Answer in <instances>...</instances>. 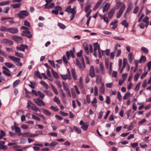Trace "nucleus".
<instances>
[{
  "label": "nucleus",
  "instance_id": "f257e3e1",
  "mask_svg": "<svg viewBox=\"0 0 151 151\" xmlns=\"http://www.w3.org/2000/svg\"><path fill=\"white\" fill-rule=\"evenodd\" d=\"M29 15L28 12L26 10H23L19 12L17 15L19 17L22 19H24Z\"/></svg>",
  "mask_w": 151,
  "mask_h": 151
},
{
  "label": "nucleus",
  "instance_id": "f03ea898",
  "mask_svg": "<svg viewBox=\"0 0 151 151\" xmlns=\"http://www.w3.org/2000/svg\"><path fill=\"white\" fill-rule=\"evenodd\" d=\"M125 8V4H123L119 11L117 13L116 17L117 18H119L121 17Z\"/></svg>",
  "mask_w": 151,
  "mask_h": 151
},
{
  "label": "nucleus",
  "instance_id": "7ed1b4c3",
  "mask_svg": "<svg viewBox=\"0 0 151 151\" xmlns=\"http://www.w3.org/2000/svg\"><path fill=\"white\" fill-rule=\"evenodd\" d=\"M89 75L92 78H93L96 76L95 73L93 66L91 65L90 67Z\"/></svg>",
  "mask_w": 151,
  "mask_h": 151
},
{
  "label": "nucleus",
  "instance_id": "20e7f679",
  "mask_svg": "<svg viewBox=\"0 0 151 151\" xmlns=\"http://www.w3.org/2000/svg\"><path fill=\"white\" fill-rule=\"evenodd\" d=\"M34 101L38 105L40 106H42V105L43 106H45V104L39 98L36 99H34Z\"/></svg>",
  "mask_w": 151,
  "mask_h": 151
},
{
  "label": "nucleus",
  "instance_id": "39448f33",
  "mask_svg": "<svg viewBox=\"0 0 151 151\" xmlns=\"http://www.w3.org/2000/svg\"><path fill=\"white\" fill-rule=\"evenodd\" d=\"M28 47L27 45L22 44L20 45V46L17 47L16 49L18 50L24 52L25 48L27 49Z\"/></svg>",
  "mask_w": 151,
  "mask_h": 151
},
{
  "label": "nucleus",
  "instance_id": "423d86ee",
  "mask_svg": "<svg viewBox=\"0 0 151 151\" xmlns=\"http://www.w3.org/2000/svg\"><path fill=\"white\" fill-rule=\"evenodd\" d=\"M24 34H22L21 35L22 36H25L28 37V38H31L32 37V35L30 34V32L28 30H25L23 31Z\"/></svg>",
  "mask_w": 151,
  "mask_h": 151
},
{
  "label": "nucleus",
  "instance_id": "0eeeda50",
  "mask_svg": "<svg viewBox=\"0 0 151 151\" xmlns=\"http://www.w3.org/2000/svg\"><path fill=\"white\" fill-rule=\"evenodd\" d=\"M94 50V51H96L98 49V51L99 53V57H101L100 53H101V49L100 47V46L99 45L97 44V43H93Z\"/></svg>",
  "mask_w": 151,
  "mask_h": 151
},
{
  "label": "nucleus",
  "instance_id": "6e6552de",
  "mask_svg": "<svg viewBox=\"0 0 151 151\" xmlns=\"http://www.w3.org/2000/svg\"><path fill=\"white\" fill-rule=\"evenodd\" d=\"M8 32L11 34H17L19 32L18 30L15 28H9Z\"/></svg>",
  "mask_w": 151,
  "mask_h": 151
},
{
  "label": "nucleus",
  "instance_id": "1a4fd4ad",
  "mask_svg": "<svg viewBox=\"0 0 151 151\" xmlns=\"http://www.w3.org/2000/svg\"><path fill=\"white\" fill-rule=\"evenodd\" d=\"M83 45L84 49L85 52L86 54H88L89 53V52L88 51V48L87 42H84L83 44Z\"/></svg>",
  "mask_w": 151,
  "mask_h": 151
},
{
  "label": "nucleus",
  "instance_id": "9d476101",
  "mask_svg": "<svg viewBox=\"0 0 151 151\" xmlns=\"http://www.w3.org/2000/svg\"><path fill=\"white\" fill-rule=\"evenodd\" d=\"M68 75L67 74L64 75H61V77L64 80H66L67 79H71V77L69 69H68Z\"/></svg>",
  "mask_w": 151,
  "mask_h": 151
},
{
  "label": "nucleus",
  "instance_id": "9b49d317",
  "mask_svg": "<svg viewBox=\"0 0 151 151\" xmlns=\"http://www.w3.org/2000/svg\"><path fill=\"white\" fill-rule=\"evenodd\" d=\"M3 41L4 42L8 45H12L13 44V42L12 41L6 39H4Z\"/></svg>",
  "mask_w": 151,
  "mask_h": 151
},
{
  "label": "nucleus",
  "instance_id": "f8f14e48",
  "mask_svg": "<svg viewBox=\"0 0 151 151\" xmlns=\"http://www.w3.org/2000/svg\"><path fill=\"white\" fill-rule=\"evenodd\" d=\"M75 9V7H74L73 8L71 9V6H69L66 8L65 11V12H67L69 14H70L71 13V12L72 11L73 12H76Z\"/></svg>",
  "mask_w": 151,
  "mask_h": 151
},
{
  "label": "nucleus",
  "instance_id": "ddd939ff",
  "mask_svg": "<svg viewBox=\"0 0 151 151\" xmlns=\"http://www.w3.org/2000/svg\"><path fill=\"white\" fill-rule=\"evenodd\" d=\"M12 38L14 40L18 42L21 41L22 40V37L17 36H12Z\"/></svg>",
  "mask_w": 151,
  "mask_h": 151
},
{
  "label": "nucleus",
  "instance_id": "4468645a",
  "mask_svg": "<svg viewBox=\"0 0 151 151\" xmlns=\"http://www.w3.org/2000/svg\"><path fill=\"white\" fill-rule=\"evenodd\" d=\"M89 125L88 123L87 122H84V123L81 126V128L84 131H86L88 129Z\"/></svg>",
  "mask_w": 151,
  "mask_h": 151
},
{
  "label": "nucleus",
  "instance_id": "2eb2a0df",
  "mask_svg": "<svg viewBox=\"0 0 151 151\" xmlns=\"http://www.w3.org/2000/svg\"><path fill=\"white\" fill-rule=\"evenodd\" d=\"M9 58L10 59H11L12 60L16 62H19L20 60V59L19 58L10 55L9 56Z\"/></svg>",
  "mask_w": 151,
  "mask_h": 151
},
{
  "label": "nucleus",
  "instance_id": "dca6fc26",
  "mask_svg": "<svg viewBox=\"0 0 151 151\" xmlns=\"http://www.w3.org/2000/svg\"><path fill=\"white\" fill-rule=\"evenodd\" d=\"M9 58L10 59H11L12 60L16 62H19L20 60V59L19 58L10 55L9 56Z\"/></svg>",
  "mask_w": 151,
  "mask_h": 151
},
{
  "label": "nucleus",
  "instance_id": "f3484780",
  "mask_svg": "<svg viewBox=\"0 0 151 151\" xmlns=\"http://www.w3.org/2000/svg\"><path fill=\"white\" fill-rule=\"evenodd\" d=\"M99 91L100 93L102 94L105 92V88L104 83H102L99 89Z\"/></svg>",
  "mask_w": 151,
  "mask_h": 151
},
{
  "label": "nucleus",
  "instance_id": "a211bd4d",
  "mask_svg": "<svg viewBox=\"0 0 151 151\" xmlns=\"http://www.w3.org/2000/svg\"><path fill=\"white\" fill-rule=\"evenodd\" d=\"M102 0H99V1L93 7V10H95L97 9L99 6L102 3Z\"/></svg>",
  "mask_w": 151,
  "mask_h": 151
},
{
  "label": "nucleus",
  "instance_id": "6ab92c4d",
  "mask_svg": "<svg viewBox=\"0 0 151 151\" xmlns=\"http://www.w3.org/2000/svg\"><path fill=\"white\" fill-rule=\"evenodd\" d=\"M49 4H46L45 5V8L46 9H52L55 6V4L54 3H52L49 6Z\"/></svg>",
  "mask_w": 151,
  "mask_h": 151
},
{
  "label": "nucleus",
  "instance_id": "aec40b11",
  "mask_svg": "<svg viewBox=\"0 0 151 151\" xmlns=\"http://www.w3.org/2000/svg\"><path fill=\"white\" fill-rule=\"evenodd\" d=\"M115 12V10L114 9H111L108 13V17L110 19H111L112 16L113 15Z\"/></svg>",
  "mask_w": 151,
  "mask_h": 151
},
{
  "label": "nucleus",
  "instance_id": "412c9836",
  "mask_svg": "<svg viewBox=\"0 0 151 151\" xmlns=\"http://www.w3.org/2000/svg\"><path fill=\"white\" fill-rule=\"evenodd\" d=\"M51 72L53 76L57 79L59 78V76L58 73L53 70V69H51Z\"/></svg>",
  "mask_w": 151,
  "mask_h": 151
},
{
  "label": "nucleus",
  "instance_id": "4be33fe9",
  "mask_svg": "<svg viewBox=\"0 0 151 151\" xmlns=\"http://www.w3.org/2000/svg\"><path fill=\"white\" fill-rule=\"evenodd\" d=\"M9 28L6 27L1 26L0 28V30L3 32H8Z\"/></svg>",
  "mask_w": 151,
  "mask_h": 151
},
{
  "label": "nucleus",
  "instance_id": "5701e85b",
  "mask_svg": "<svg viewBox=\"0 0 151 151\" xmlns=\"http://www.w3.org/2000/svg\"><path fill=\"white\" fill-rule=\"evenodd\" d=\"M110 5L109 4L107 3L106 4L105 7L104 8V9H103V12H105V11H106V12L109 9Z\"/></svg>",
  "mask_w": 151,
  "mask_h": 151
},
{
  "label": "nucleus",
  "instance_id": "b1692460",
  "mask_svg": "<svg viewBox=\"0 0 151 151\" xmlns=\"http://www.w3.org/2000/svg\"><path fill=\"white\" fill-rule=\"evenodd\" d=\"M100 68L101 73L103 74H104L105 73L104 67L102 63H100Z\"/></svg>",
  "mask_w": 151,
  "mask_h": 151
},
{
  "label": "nucleus",
  "instance_id": "393cba45",
  "mask_svg": "<svg viewBox=\"0 0 151 151\" xmlns=\"http://www.w3.org/2000/svg\"><path fill=\"white\" fill-rule=\"evenodd\" d=\"M146 57L145 56L142 55L141 56L139 61H138V63H143L146 60Z\"/></svg>",
  "mask_w": 151,
  "mask_h": 151
},
{
  "label": "nucleus",
  "instance_id": "a878e982",
  "mask_svg": "<svg viewBox=\"0 0 151 151\" xmlns=\"http://www.w3.org/2000/svg\"><path fill=\"white\" fill-rule=\"evenodd\" d=\"M15 131L18 136H20L22 134L21 132V130L20 128L18 127H16Z\"/></svg>",
  "mask_w": 151,
  "mask_h": 151
},
{
  "label": "nucleus",
  "instance_id": "bb28decb",
  "mask_svg": "<svg viewBox=\"0 0 151 151\" xmlns=\"http://www.w3.org/2000/svg\"><path fill=\"white\" fill-rule=\"evenodd\" d=\"M62 83L64 90L66 91L69 90L68 85L64 82H62Z\"/></svg>",
  "mask_w": 151,
  "mask_h": 151
},
{
  "label": "nucleus",
  "instance_id": "cd10ccee",
  "mask_svg": "<svg viewBox=\"0 0 151 151\" xmlns=\"http://www.w3.org/2000/svg\"><path fill=\"white\" fill-rule=\"evenodd\" d=\"M71 73L73 79L76 80L77 79V77L76 72L74 69H72L71 70Z\"/></svg>",
  "mask_w": 151,
  "mask_h": 151
},
{
  "label": "nucleus",
  "instance_id": "c85d7f7f",
  "mask_svg": "<svg viewBox=\"0 0 151 151\" xmlns=\"http://www.w3.org/2000/svg\"><path fill=\"white\" fill-rule=\"evenodd\" d=\"M5 64L8 68H14V65L13 64L9 62L5 63Z\"/></svg>",
  "mask_w": 151,
  "mask_h": 151
},
{
  "label": "nucleus",
  "instance_id": "c756f323",
  "mask_svg": "<svg viewBox=\"0 0 151 151\" xmlns=\"http://www.w3.org/2000/svg\"><path fill=\"white\" fill-rule=\"evenodd\" d=\"M31 133L29 132H26L22 134V136L23 137H31Z\"/></svg>",
  "mask_w": 151,
  "mask_h": 151
},
{
  "label": "nucleus",
  "instance_id": "7c9ffc66",
  "mask_svg": "<svg viewBox=\"0 0 151 151\" xmlns=\"http://www.w3.org/2000/svg\"><path fill=\"white\" fill-rule=\"evenodd\" d=\"M76 63L77 65L81 70H83L84 68L83 67V66L81 64L79 61L77 59H76Z\"/></svg>",
  "mask_w": 151,
  "mask_h": 151
},
{
  "label": "nucleus",
  "instance_id": "2f4dec72",
  "mask_svg": "<svg viewBox=\"0 0 151 151\" xmlns=\"http://www.w3.org/2000/svg\"><path fill=\"white\" fill-rule=\"evenodd\" d=\"M42 110L44 114L48 116L51 115V113L48 110L43 109H42Z\"/></svg>",
  "mask_w": 151,
  "mask_h": 151
},
{
  "label": "nucleus",
  "instance_id": "473e14b6",
  "mask_svg": "<svg viewBox=\"0 0 151 151\" xmlns=\"http://www.w3.org/2000/svg\"><path fill=\"white\" fill-rule=\"evenodd\" d=\"M40 83L46 89H47L48 88V86L45 82L43 81H41Z\"/></svg>",
  "mask_w": 151,
  "mask_h": 151
},
{
  "label": "nucleus",
  "instance_id": "72a5a7b5",
  "mask_svg": "<svg viewBox=\"0 0 151 151\" xmlns=\"http://www.w3.org/2000/svg\"><path fill=\"white\" fill-rule=\"evenodd\" d=\"M132 6H133V4L132 3L130 2L126 10L127 12H129V11H131L132 8Z\"/></svg>",
  "mask_w": 151,
  "mask_h": 151
},
{
  "label": "nucleus",
  "instance_id": "f704fd0d",
  "mask_svg": "<svg viewBox=\"0 0 151 151\" xmlns=\"http://www.w3.org/2000/svg\"><path fill=\"white\" fill-rule=\"evenodd\" d=\"M58 144V143L56 142H53L50 143V147L51 148L53 149L55 148V146Z\"/></svg>",
  "mask_w": 151,
  "mask_h": 151
},
{
  "label": "nucleus",
  "instance_id": "c9c22d12",
  "mask_svg": "<svg viewBox=\"0 0 151 151\" xmlns=\"http://www.w3.org/2000/svg\"><path fill=\"white\" fill-rule=\"evenodd\" d=\"M21 4L18 3L14 4L11 5V6L14 8H16L19 7L21 6Z\"/></svg>",
  "mask_w": 151,
  "mask_h": 151
},
{
  "label": "nucleus",
  "instance_id": "e433bc0d",
  "mask_svg": "<svg viewBox=\"0 0 151 151\" xmlns=\"http://www.w3.org/2000/svg\"><path fill=\"white\" fill-rule=\"evenodd\" d=\"M10 71L9 70V71H2L3 73L4 74L5 76H11V74L10 73Z\"/></svg>",
  "mask_w": 151,
  "mask_h": 151
},
{
  "label": "nucleus",
  "instance_id": "4c0bfd02",
  "mask_svg": "<svg viewBox=\"0 0 151 151\" xmlns=\"http://www.w3.org/2000/svg\"><path fill=\"white\" fill-rule=\"evenodd\" d=\"M130 93L129 92H127L126 94L123 97V99L124 100H126L130 97Z\"/></svg>",
  "mask_w": 151,
  "mask_h": 151
},
{
  "label": "nucleus",
  "instance_id": "58836bf2",
  "mask_svg": "<svg viewBox=\"0 0 151 151\" xmlns=\"http://www.w3.org/2000/svg\"><path fill=\"white\" fill-rule=\"evenodd\" d=\"M37 93L38 96L42 99H43L45 96L44 94L40 91H38Z\"/></svg>",
  "mask_w": 151,
  "mask_h": 151
},
{
  "label": "nucleus",
  "instance_id": "ea45409f",
  "mask_svg": "<svg viewBox=\"0 0 151 151\" xmlns=\"http://www.w3.org/2000/svg\"><path fill=\"white\" fill-rule=\"evenodd\" d=\"M53 101L58 104H60V101L59 99L56 96H55V98L53 99Z\"/></svg>",
  "mask_w": 151,
  "mask_h": 151
},
{
  "label": "nucleus",
  "instance_id": "a19ab883",
  "mask_svg": "<svg viewBox=\"0 0 151 151\" xmlns=\"http://www.w3.org/2000/svg\"><path fill=\"white\" fill-rule=\"evenodd\" d=\"M73 127L76 132L77 133L80 134L81 133V130L80 129L77 128L76 126H74Z\"/></svg>",
  "mask_w": 151,
  "mask_h": 151
},
{
  "label": "nucleus",
  "instance_id": "79ce46f5",
  "mask_svg": "<svg viewBox=\"0 0 151 151\" xmlns=\"http://www.w3.org/2000/svg\"><path fill=\"white\" fill-rule=\"evenodd\" d=\"M31 109L33 111L36 112L39 111L40 112V110L35 106L34 105L31 106Z\"/></svg>",
  "mask_w": 151,
  "mask_h": 151
},
{
  "label": "nucleus",
  "instance_id": "37998d69",
  "mask_svg": "<svg viewBox=\"0 0 151 151\" xmlns=\"http://www.w3.org/2000/svg\"><path fill=\"white\" fill-rule=\"evenodd\" d=\"M51 87L54 93H55L57 95L58 92L55 87L52 84L51 85Z\"/></svg>",
  "mask_w": 151,
  "mask_h": 151
},
{
  "label": "nucleus",
  "instance_id": "c03bdc74",
  "mask_svg": "<svg viewBox=\"0 0 151 151\" xmlns=\"http://www.w3.org/2000/svg\"><path fill=\"white\" fill-rule=\"evenodd\" d=\"M121 24L126 27H127L128 26V24L127 22V21L126 20H123Z\"/></svg>",
  "mask_w": 151,
  "mask_h": 151
},
{
  "label": "nucleus",
  "instance_id": "a18cd8bd",
  "mask_svg": "<svg viewBox=\"0 0 151 151\" xmlns=\"http://www.w3.org/2000/svg\"><path fill=\"white\" fill-rule=\"evenodd\" d=\"M132 54L131 53H130L128 55V59L130 63H132Z\"/></svg>",
  "mask_w": 151,
  "mask_h": 151
},
{
  "label": "nucleus",
  "instance_id": "49530a36",
  "mask_svg": "<svg viewBox=\"0 0 151 151\" xmlns=\"http://www.w3.org/2000/svg\"><path fill=\"white\" fill-rule=\"evenodd\" d=\"M70 13H72V14L70 17V20H72L74 18L76 14V12H73L72 11Z\"/></svg>",
  "mask_w": 151,
  "mask_h": 151
},
{
  "label": "nucleus",
  "instance_id": "de8ad7c7",
  "mask_svg": "<svg viewBox=\"0 0 151 151\" xmlns=\"http://www.w3.org/2000/svg\"><path fill=\"white\" fill-rule=\"evenodd\" d=\"M95 77H96V81L97 82H100L101 81V79L100 75H97Z\"/></svg>",
  "mask_w": 151,
  "mask_h": 151
},
{
  "label": "nucleus",
  "instance_id": "09e8293b",
  "mask_svg": "<svg viewBox=\"0 0 151 151\" xmlns=\"http://www.w3.org/2000/svg\"><path fill=\"white\" fill-rule=\"evenodd\" d=\"M94 95L95 96H97L98 95V89L96 86H95L94 87Z\"/></svg>",
  "mask_w": 151,
  "mask_h": 151
},
{
  "label": "nucleus",
  "instance_id": "8fccbe9b",
  "mask_svg": "<svg viewBox=\"0 0 151 151\" xmlns=\"http://www.w3.org/2000/svg\"><path fill=\"white\" fill-rule=\"evenodd\" d=\"M9 1H5L2 2L0 3V6H3L8 4L10 3Z\"/></svg>",
  "mask_w": 151,
  "mask_h": 151
},
{
  "label": "nucleus",
  "instance_id": "3c124183",
  "mask_svg": "<svg viewBox=\"0 0 151 151\" xmlns=\"http://www.w3.org/2000/svg\"><path fill=\"white\" fill-rule=\"evenodd\" d=\"M58 25L61 29H64L66 27L65 26L61 23H58Z\"/></svg>",
  "mask_w": 151,
  "mask_h": 151
},
{
  "label": "nucleus",
  "instance_id": "603ef678",
  "mask_svg": "<svg viewBox=\"0 0 151 151\" xmlns=\"http://www.w3.org/2000/svg\"><path fill=\"white\" fill-rule=\"evenodd\" d=\"M140 75L139 73H137L134 76V80L135 81H137Z\"/></svg>",
  "mask_w": 151,
  "mask_h": 151
},
{
  "label": "nucleus",
  "instance_id": "864d4df0",
  "mask_svg": "<svg viewBox=\"0 0 151 151\" xmlns=\"http://www.w3.org/2000/svg\"><path fill=\"white\" fill-rule=\"evenodd\" d=\"M134 62L135 63V68L134 70V72H135L137 70L138 66V61L137 60H135Z\"/></svg>",
  "mask_w": 151,
  "mask_h": 151
},
{
  "label": "nucleus",
  "instance_id": "5fc2aeb1",
  "mask_svg": "<svg viewBox=\"0 0 151 151\" xmlns=\"http://www.w3.org/2000/svg\"><path fill=\"white\" fill-rule=\"evenodd\" d=\"M141 83L139 82V83H138L136 85L135 87V89H134V90L135 91H137L139 89V88L140 86L141 85Z\"/></svg>",
  "mask_w": 151,
  "mask_h": 151
},
{
  "label": "nucleus",
  "instance_id": "6e6d98bb",
  "mask_svg": "<svg viewBox=\"0 0 151 151\" xmlns=\"http://www.w3.org/2000/svg\"><path fill=\"white\" fill-rule=\"evenodd\" d=\"M127 59L125 58H124L123 61L122 68H124L126 66V65L127 64Z\"/></svg>",
  "mask_w": 151,
  "mask_h": 151
},
{
  "label": "nucleus",
  "instance_id": "4d7b16f0",
  "mask_svg": "<svg viewBox=\"0 0 151 151\" xmlns=\"http://www.w3.org/2000/svg\"><path fill=\"white\" fill-rule=\"evenodd\" d=\"M15 55L16 56L21 58H23L24 57V55L22 53H18V52H16Z\"/></svg>",
  "mask_w": 151,
  "mask_h": 151
},
{
  "label": "nucleus",
  "instance_id": "13d9d810",
  "mask_svg": "<svg viewBox=\"0 0 151 151\" xmlns=\"http://www.w3.org/2000/svg\"><path fill=\"white\" fill-rule=\"evenodd\" d=\"M1 46L0 45V55H3L4 56H6L7 54L3 52L1 49Z\"/></svg>",
  "mask_w": 151,
  "mask_h": 151
},
{
  "label": "nucleus",
  "instance_id": "bf43d9fd",
  "mask_svg": "<svg viewBox=\"0 0 151 151\" xmlns=\"http://www.w3.org/2000/svg\"><path fill=\"white\" fill-rule=\"evenodd\" d=\"M141 50H142V51L146 53H147L148 52V49L145 47H142L141 48Z\"/></svg>",
  "mask_w": 151,
  "mask_h": 151
},
{
  "label": "nucleus",
  "instance_id": "052dcab7",
  "mask_svg": "<svg viewBox=\"0 0 151 151\" xmlns=\"http://www.w3.org/2000/svg\"><path fill=\"white\" fill-rule=\"evenodd\" d=\"M110 98L108 96H106V103L107 104H110Z\"/></svg>",
  "mask_w": 151,
  "mask_h": 151
},
{
  "label": "nucleus",
  "instance_id": "680f3d73",
  "mask_svg": "<svg viewBox=\"0 0 151 151\" xmlns=\"http://www.w3.org/2000/svg\"><path fill=\"white\" fill-rule=\"evenodd\" d=\"M122 96L121 95L120 93L119 92H118L117 95V98L118 99L119 101H121L122 99Z\"/></svg>",
  "mask_w": 151,
  "mask_h": 151
},
{
  "label": "nucleus",
  "instance_id": "e2e57ef3",
  "mask_svg": "<svg viewBox=\"0 0 151 151\" xmlns=\"http://www.w3.org/2000/svg\"><path fill=\"white\" fill-rule=\"evenodd\" d=\"M32 118L34 119H35L36 120H37L38 121H40V119L38 117L35 116L34 114H32Z\"/></svg>",
  "mask_w": 151,
  "mask_h": 151
},
{
  "label": "nucleus",
  "instance_id": "0e129e2a",
  "mask_svg": "<svg viewBox=\"0 0 151 151\" xmlns=\"http://www.w3.org/2000/svg\"><path fill=\"white\" fill-rule=\"evenodd\" d=\"M55 83L59 88H61L62 85L60 82L59 81H55Z\"/></svg>",
  "mask_w": 151,
  "mask_h": 151
},
{
  "label": "nucleus",
  "instance_id": "69168bd1",
  "mask_svg": "<svg viewBox=\"0 0 151 151\" xmlns=\"http://www.w3.org/2000/svg\"><path fill=\"white\" fill-rule=\"evenodd\" d=\"M115 52H112L110 54V58L111 59L113 60L114 59L115 55Z\"/></svg>",
  "mask_w": 151,
  "mask_h": 151
},
{
  "label": "nucleus",
  "instance_id": "338daca9",
  "mask_svg": "<svg viewBox=\"0 0 151 151\" xmlns=\"http://www.w3.org/2000/svg\"><path fill=\"white\" fill-rule=\"evenodd\" d=\"M20 82V81L19 80H17L15 81L13 84V86L14 87L17 84H18Z\"/></svg>",
  "mask_w": 151,
  "mask_h": 151
},
{
  "label": "nucleus",
  "instance_id": "774afa93",
  "mask_svg": "<svg viewBox=\"0 0 151 151\" xmlns=\"http://www.w3.org/2000/svg\"><path fill=\"white\" fill-rule=\"evenodd\" d=\"M35 75L37 76L40 79L42 78V77L41 76L40 73L37 71H36L35 73Z\"/></svg>",
  "mask_w": 151,
  "mask_h": 151
}]
</instances>
